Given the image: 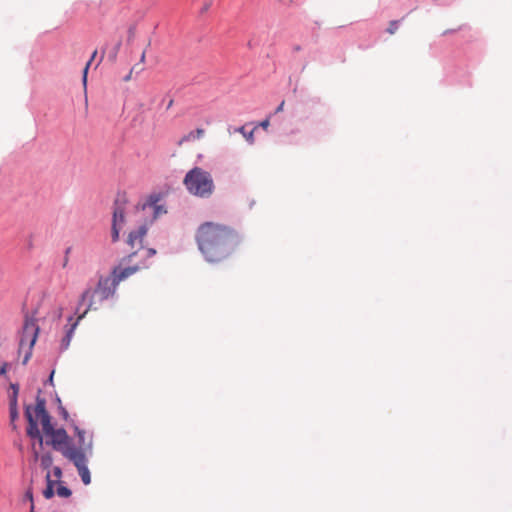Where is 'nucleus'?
<instances>
[{
  "mask_svg": "<svg viewBox=\"0 0 512 512\" xmlns=\"http://www.w3.org/2000/svg\"><path fill=\"white\" fill-rule=\"evenodd\" d=\"M96 55H97V51L95 50V51L92 53V55H91V57H90L89 61L86 63L85 67L83 68V71H82V81H83V85H84V87H86V83H87V74H88L89 67H90L91 63L93 62V60L95 59Z\"/></svg>",
  "mask_w": 512,
  "mask_h": 512,
  "instance_id": "nucleus-24",
  "label": "nucleus"
},
{
  "mask_svg": "<svg viewBox=\"0 0 512 512\" xmlns=\"http://www.w3.org/2000/svg\"><path fill=\"white\" fill-rule=\"evenodd\" d=\"M173 103H174L173 99H170V100L168 101V103H167L166 109H167V110H168V109H170V108L172 107Z\"/></svg>",
  "mask_w": 512,
  "mask_h": 512,
  "instance_id": "nucleus-44",
  "label": "nucleus"
},
{
  "mask_svg": "<svg viewBox=\"0 0 512 512\" xmlns=\"http://www.w3.org/2000/svg\"><path fill=\"white\" fill-rule=\"evenodd\" d=\"M195 238L200 252L209 263L228 258L242 241V236L234 228L214 222L202 223Z\"/></svg>",
  "mask_w": 512,
  "mask_h": 512,
  "instance_id": "nucleus-1",
  "label": "nucleus"
},
{
  "mask_svg": "<svg viewBox=\"0 0 512 512\" xmlns=\"http://www.w3.org/2000/svg\"><path fill=\"white\" fill-rule=\"evenodd\" d=\"M454 32H456V30H454V29H447V30H445L443 32V35H448V34H451V33H454Z\"/></svg>",
  "mask_w": 512,
  "mask_h": 512,
  "instance_id": "nucleus-43",
  "label": "nucleus"
},
{
  "mask_svg": "<svg viewBox=\"0 0 512 512\" xmlns=\"http://www.w3.org/2000/svg\"><path fill=\"white\" fill-rule=\"evenodd\" d=\"M71 426L78 440V447L76 450H82L84 455L91 456L93 453V434L86 440V431L80 428L74 420L71 421Z\"/></svg>",
  "mask_w": 512,
  "mask_h": 512,
  "instance_id": "nucleus-8",
  "label": "nucleus"
},
{
  "mask_svg": "<svg viewBox=\"0 0 512 512\" xmlns=\"http://www.w3.org/2000/svg\"><path fill=\"white\" fill-rule=\"evenodd\" d=\"M35 344H36V336L34 335L31 340V344H29L27 351L25 352V355L23 357V360H22L23 365H26L28 363V361L30 360V358L32 357V352H33V348H34Z\"/></svg>",
  "mask_w": 512,
  "mask_h": 512,
  "instance_id": "nucleus-25",
  "label": "nucleus"
},
{
  "mask_svg": "<svg viewBox=\"0 0 512 512\" xmlns=\"http://www.w3.org/2000/svg\"><path fill=\"white\" fill-rule=\"evenodd\" d=\"M57 409H58L60 416L65 421H67L69 419V413H68L67 409L63 405H58Z\"/></svg>",
  "mask_w": 512,
  "mask_h": 512,
  "instance_id": "nucleus-32",
  "label": "nucleus"
},
{
  "mask_svg": "<svg viewBox=\"0 0 512 512\" xmlns=\"http://www.w3.org/2000/svg\"><path fill=\"white\" fill-rule=\"evenodd\" d=\"M148 267H149V264L146 263V261H143V262H141L139 264H136V265H133V266H128V269L130 270V273L133 275L136 272H138L140 269L148 268Z\"/></svg>",
  "mask_w": 512,
  "mask_h": 512,
  "instance_id": "nucleus-30",
  "label": "nucleus"
},
{
  "mask_svg": "<svg viewBox=\"0 0 512 512\" xmlns=\"http://www.w3.org/2000/svg\"><path fill=\"white\" fill-rule=\"evenodd\" d=\"M64 457L69 459L76 467L84 485L91 483V473L88 468V456L82 450L69 449L64 452Z\"/></svg>",
  "mask_w": 512,
  "mask_h": 512,
  "instance_id": "nucleus-4",
  "label": "nucleus"
},
{
  "mask_svg": "<svg viewBox=\"0 0 512 512\" xmlns=\"http://www.w3.org/2000/svg\"><path fill=\"white\" fill-rule=\"evenodd\" d=\"M82 319L79 318V316L76 318V320H74V317L73 315H70L68 318H67V321L70 323L66 326V331H65V335L62 337L61 339V342H60V347H59V352L60 353H63L64 351H66L69 346H70V343H71V340H72V337L74 335V331L75 329L77 328L79 322L81 321Z\"/></svg>",
  "mask_w": 512,
  "mask_h": 512,
  "instance_id": "nucleus-10",
  "label": "nucleus"
},
{
  "mask_svg": "<svg viewBox=\"0 0 512 512\" xmlns=\"http://www.w3.org/2000/svg\"><path fill=\"white\" fill-rule=\"evenodd\" d=\"M210 7V4H205L204 7L202 8V12H205L209 9Z\"/></svg>",
  "mask_w": 512,
  "mask_h": 512,
  "instance_id": "nucleus-45",
  "label": "nucleus"
},
{
  "mask_svg": "<svg viewBox=\"0 0 512 512\" xmlns=\"http://www.w3.org/2000/svg\"><path fill=\"white\" fill-rule=\"evenodd\" d=\"M284 104H285V102H284V101H282V102L277 106V108L275 109V111H274L272 114H273V115H275V114H277V113H279V112L283 111Z\"/></svg>",
  "mask_w": 512,
  "mask_h": 512,
  "instance_id": "nucleus-39",
  "label": "nucleus"
},
{
  "mask_svg": "<svg viewBox=\"0 0 512 512\" xmlns=\"http://www.w3.org/2000/svg\"><path fill=\"white\" fill-rule=\"evenodd\" d=\"M53 475L57 478V480H60V478L63 475L62 468L59 466H54L53 467Z\"/></svg>",
  "mask_w": 512,
  "mask_h": 512,
  "instance_id": "nucleus-36",
  "label": "nucleus"
},
{
  "mask_svg": "<svg viewBox=\"0 0 512 512\" xmlns=\"http://www.w3.org/2000/svg\"><path fill=\"white\" fill-rule=\"evenodd\" d=\"M122 41L119 40L117 43L109 50L107 58L110 62H115L117 59L118 52L121 48Z\"/></svg>",
  "mask_w": 512,
  "mask_h": 512,
  "instance_id": "nucleus-22",
  "label": "nucleus"
},
{
  "mask_svg": "<svg viewBox=\"0 0 512 512\" xmlns=\"http://www.w3.org/2000/svg\"><path fill=\"white\" fill-rule=\"evenodd\" d=\"M41 393H42V390L39 388L37 391V396H36V404L34 406V412H35L34 416L48 412L46 409V399L40 396Z\"/></svg>",
  "mask_w": 512,
  "mask_h": 512,
  "instance_id": "nucleus-16",
  "label": "nucleus"
},
{
  "mask_svg": "<svg viewBox=\"0 0 512 512\" xmlns=\"http://www.w3.org/2000/svg\"><path fill=\"white\" fill-rule=\"evenodd\" d=\"M295 50H296V51H299V50H300V46H296V47H295Z\"/></svg>",
  "mask_w": 512,
  "mask_h": 512,
  "instance_id": "nucleus-49",
  "label": "nucleus"
},
{
  "mask_svg": "<svg viewBox=\"0 0 512 512\" xmlns=\"http://www.w3.org/2000/svg\"><path fill=\"white\" fill-rule=\"evenodd\" d=\"M33 455L35 460L40 458V466L42 467V469L48 470L52 466L53 457L50 452H45L40 456L39 452L35 450V448L33 447Z\"/></svg>",
  "mask_w": 512,
  "mask_h": 512,
  "instance_id": "nucleus-14",
  "label": "nucleus"
},
{
  "mask_svg": "<svg viewBox=\"0 0 512 512\" xmlns=\"http://www.w3.org/2000/svg\"><path fill=\"white\" fill-rule=\"evenodd\" d=\"M148 227L145 224L140 225L134 230H131L128 234L127 244L131 247L134 246L136 240H139L142 245L143 237L147 234Z\"/></svg>",
  "mask_w": 512,
  "mask_h": 512,
  "instance_id": "nucleus-11",
  "label": "nucleus"
},
{
  "mask_svg": "<svg viewBox=\"0 0 512 512\" xmlns=\"http://www.w3.org/2000/svg\"><path fill=\"white\" fill-rule=\"evenodd\" d=\"M162 193L160 192H153L148 195L146 201L142 204V209H146L147 207L152 208L153 206L159 204V202L162 199Z\"/></svg>",
  "mask_w": 512,
  "mask_h": 512,
  "instance_id": "nucleus-17",
  "label": "nucleus"
},
{
  "mask_svg": "<svg viewBox=\"0 0 512 512\" xmlns=\"http://www.w3.org/2000/svg\"><path fill=\"white\" fill-rule=\"evenodd\" d=\"M153 208V217L157 218L161 214L167 213V208L163 204H157L152 207Z\"/></svg>",
  "mask_w": 512,
  "mask_h": 512,
  "instance_id": "nucleus-28",
  "label": "nucleus"
},
{
  "mask_svg": "<svg viewBox=\"0 0 512 512\" xmlns=\"http://www.w3.org/2000/svg\"><path fill=\"white\" fill-rule=\"evenodd\" d=\"M156 249L154 248H148L147 249V258H150V257H153L154 255H156Z\"/></svg>",
  "mask_w": 512,
  "mask_h": 512,
  "instance_id": "nucleus-40",
  "label": "nucleus"
},
{
  "mask_svg": "<svg viewBox=\"0 0 512 512\" xmlns=\"http://www.w3.org/2000/svg\"><path fill=\"white\" fill-rule=\"evenodd\" d=\"M183 184L191 195L203 199L209 198L215 189L210 172L197 166L186 173Z\"/></svg>",
  "mask_w": 512,
  "mask_h": 512,
  "instance_id": "nucleus-3",
  "label": "nucleus"
},
{
  "mask_svg": "<svg viewBox=\"0 0 512 512\" xmlns=\"http://www.w3.org/2000/svg\"><path fill=\"white\" fill-rule=\"evenodd\" d=\"M256 128H257V126L254 127L250 131H246V126H240V127H235L233 132L241 133L249 144H253L254 143V131Z\"/></svg>",
  "mask_w": 512,
  "mask_h": 512,
  "instance_id": "nucleus-18",
  "label": "nucleus"
},
{
  "mask_svg": "<svg viewBox=\"0 0 512 512\" xmlns=\"http://www.w3.org/2000/svg\"><path fill=\"white\" fill-rule=\"evenodd\" d=\"M204 135V129L197 128L196 130L191 131L186 137V140H196L202 138Z\"/></svg>",
  "mask_w": 512,
  "mask_h": 512,
  "instance_id": "nucleus-26",
  "label": "nucleus"
},
{
  "mask_svg": "<svg viewBox=\"0 0 512 512\" xmlns=\"http://www.w3.org/2000/svg\"><path fill=\"white\" fill-rule=\"evenodd\" d=\"M37 310L33 312L36 314ZM40 333V327L37 324V319L34 315L25 314L24 323L22 327V332L19 339V353L25 347V345L31 344V340L33 336H36V340L38 339Z\"/></svg>",
  "mask_w": 512,
  "mask_h": 512,
  "instance_id": "nucleus-5",
  "label": "nucleus"
},
{
  "mask_svg": "<svg viewBox=\"0 0 512 512\" xmlns=\"http://www.w3.org/2000/svg\"><path fill=\"white\" fill-rule=\"evenodd\" d=\"M133 70H134V68H132L129 71V73L123 77V81L127 82V81H129L131 79V75H132Z\"/></svg>",
  "mask_w": 512,
  "mask_h": 512,
  "instance_id": "nucleus-41",
  "label": "nucleus"
},
{
  "mask_svg": "<svg viewBox=\"0 0 512 512\" xmlns=\"http://www.w3.org/2000/svg\"><path fill=\"white\" fill-rule=\"evenodd\" d=\"M117 285L114 283L112 276L100 275L97 285L92 288H86L80 295L75 314L79 313V318L84 319L90 310L96 311L102 302L113 297L117 290Z\"/></svg>",
  "mask_w": 512,
  "mask_h": 512,
  "instance_id": "nucleus-2",
  "label": "nucleus"
},
{
  "mask_svg": "<svg viewBox=\"0 0 512 512\" xmlns=\"http://www.w3.org/2000/svg\"><path fill=\"white\" fill-rule=\"evenodd\" d=\"M120 226H115V224H112L111 226V239L113 243H116L120 239Z\"/></svg>",
  "mask_w": 512,
  "mask_h": 512,
  "instance_id": "nucleus-27",
  "label": "nucleus"
},
{
  "mask_svg": "<svg viewBox=\"0 0 512 512\" xmlns=\"http://www.w3.org/2000/svg\"><path fill=\"white\" fill-rule=\"evenodd\" d=\"M10 389L12 392L9 394V418L10 423L12 425L13 429H16L15 421L19 417V411H18V394H19V384L17 383H11Z\"/></svg>",
  "mask_w": 512,
  "mask_h": 512,
  "instance_id": "nucleus-9",
  "label": "nucleus"
},
{
  "mask_svg": "<svg viewBox=\"0 0 512 512\" xmlns=\"http://www.w3.org/2000/svg\"><path fill=\"white\" fill-rule=\"evenodd\" d=\"M35 418L37 420L38 419L40 420L43 433L45 435H49L50 432L54 429V425L52 424V421H51L52 418H51V415L49 414V412L37 415V416H35Z\"/></svg>",
  "mask_w": 512,
  "mask_h": 512,
  "instance_id": "nucleus-15",
  "label": "nucleus"
},
{
  "mask_svg": "<svg viewBox=\"0 0 512 512\" xmlns=\"http://www.w3.org/2000/svg\"><path fill=\"white\" fill-rule=\"evenodd\" d=\"M400 23H401V20L390 21L389 25L386 29V32L389 34H394L398 30Z\"/></svg>",
  "mask_w": 512,
  "mask_h": 512,
  "instance_id": "nucleus-29",
  "label": "nucleus"
},
{
  "mask_svg": "<svg viewBox=\"0 0 512 512\" xmlns=\"http://www.w3.org/2000/svg\"><path fill=\"white\" fill-rule=\"evenodd\" d=\"M71 250H72V247L69 246L65 249L64 251V258H63V261H62V268H66L67 265H68V262H69V254L71 253Z\"/></svg>",
  "mask_w": 512,
  "mask_h": 512,
  "instance_id": "nucleus-31",
  "label": "nucleus"
},
{
  "mask_svg": "<svg viewBox=\"0 0 512 512\" xmlns=\"http://www.w3.org/2000/svg\"><path fill=\"white\" fill-rule=\"evenodd\" d=\"M144 59H145V52H143V53H142L141 58H140V61H141V62H143V61H144Z\"/></svg>",
  "mask_w": 512,
  "mask_h": 512,
  "instance_id": "nucleus-46",
  "label": "nucleus"
},
{
  "mask_svg": "<svg viewBox=\"0 0 512 512\" xmlns=\"http://www.w3.org/2000/svg\"><path fill=\"white\" fill-rule=\"evenodd\" d=\"M55 402H56L57 406L62 405V401H61L60 397L58 396V394L55 395Z\"/></svg>",
  "mask_w": 512,
  "mask_h": 512,
  "instance_id": "nucleus-42",
  "label": "nucleus"
},
{
  "mask_svg": "<svg viewBox=\"0 0 512 512\" xmlns=\"http://www.w3.org/2000/svg\"><path fill=\"white\" fill-rule=\"evenodd\" d=\"M50 440H46V445H51L52 448L56 451H60L64 456V452L69 449H76V447L72 444L71 438L69 437L67 431L63 428L53 429L49 435Z\"/></svg>",
  "mask_w": 512,
  "mask_h": 512,
  "instance_id": "nucleus-6",
  "label": "nucleus"
},
{
  "mask_svg": "<svg viewBox=\"0 0 512 512\" xmlns=\"http://www.w3.org/2000/svg\"><path fill=\"white\" fill-rule=\"evenodd\" d=\"M103 55H104V51L102 52L101 58L99 59L98 63L96 64V67L99 65L100 62H102Z\"/></svg>",
  "mask_w": 512,
  "mask_h": 512,
  "instance_id": "nucleus-47",
  "label": "nucleus"
},
{
  "mask_svg": "<svg viewBox=\"0 0 512 512\" xmlns=\"http://www.w3.org/2000/svg\"><path fill=\"white\" fill-rule=\"evenodd\" d=\"M56 494L61 498H69L72 495V490L64 482L58 480Z\"/></svg>",
  "mask_w": 512,
  "mask_h": 512,
  "instance_id": "nucleus-21",
  "label": "nucleus"
},
{
  "mask_svg": "<svg viewBox=\"0 0 512 512\" xmlns=\"http://www.w3.org/2000/svg\"><path fill=\"white\" fill-rule=\"evenodd\" d=\"M128 202L127 194L124 191H118L113 203V209L120 208L125 210V206Z\"/></svg>",
  "mask_w": 512,
  "mask_h": 512,
  "instance_id": "nucleus-20",
  "label": "nucleus"
},
{
  "mask_svg": "<svg viewBox=\"0 0 512 512\" xmlns=\"http://www.w3.org/2000/svg\"><path fill=\"white\" fill-rule=\"evenodd\" d=\"M137 253H138L137 251H134V252H132V253H130V254H128V255H126V256H124V257L121 259L120 263H121V264H124V263H129V262H131V261H132V259L137 255Z\"/></svg>",
  "mask_w": 512,
  "mask_h": 512,
  "instance_id": "nucleus-34",
  "label": "nucleus"
},
{
  "mask_svg": "<svg viewBox=\"0 0 512 512\" xmlns=\"http://www.w3.org/2000/svg\"><path fill=\"white\" fill-rule=\"evenodd\" d=\"M125 222V210L120 208L113 209L112 213V224H115V226H120Z\"/></svg>",
  "mask_w": 512,
  "mask_h": 512,
  "instance_id": "nucleus-19",
  "label": "nucleus"
},
{
  "mask_svg": "<svg viewBox=\"0 0 512 512\" xmlns=\"http://www.w3.org/2000/svg\"><path fill=\"white\" fill-rule=\"evenodd\" d=\"M9 367L10 363L4 362L0 367V376H5Z\"/></svg>",
  "mask_w": 512,
  "mask_h": 512,
  "instance_id": "nucleus-37",
  "label": "nucleus"
},
{
  "mask_svg": "<svg viewBox=\"0 0 512 512\" xmlns=\"http://www.w3.org/2000/svg\"><path fill=\"white\" fill-rule=\"evenodd\" d=\"M273 114H269L264 120H262L258 126L266 130L270 125V120L272 118Z\"/></svg>",
  "mask_w": 512,
  "mask_h": 512,
  "instance_id": "nucleus-33",
  "label": "nucleus"
},
{
  "mask_svg": "<svg viewBox=\"0 0 512 512\" xmlns=\"http://www.w3.org/2000/svg\"><path fill=\"white\" fill-rule=\"evenodd\" d=\"M135 35V26H130L128 29V41H131Z\"/></svg>",
  "mask_w": 512,
  "mask_h": 512,
  "instance_id": "nucleus-38",
  "label": "nucleus"
},
{
  "mask_svg": "<svg viewBox=\"0 0 512 512\" xmlns=\"http://www.w3.org/2000/svg\"><path fill=\"white\" fill-rule=\"evenodd\" d=\"M54 374H55V368H53L48 376V378L45 380L44 385H50L54 386Z\"/></svg>",
  "mask_w": 512,
  "mask_h": 512,
  "instance_id": "nucleus-35",
  "label": "nucleus"
},
{
  "mask_svg": "<svg viewBox=\"0 0 512 512\" xmlns=\"http://www.w3.org/2000/svg\"><path fill=\"white\" fill-rule=\"evenodd\" d=\"M24 416L28 423L26 428L27 436L32 440H37L40 447H43V435L39 429L38 421L32 413V407L30 405L25 407Z\"/></svg>",
  "mask_w": 512,
  "mask_h": 512,
  "instance_id": "nucleus-7",
  "label": "nucleus"
},
{
  "mask_svg": "<svg viewBox=\"0 0 512 512\" xmlns=\"http://www.w3.org/2000/svg\"><path fill=\"white\" fill-rule=\"evenodd\" d=\"M110 275L112 276L114 283H116L118 286L121 281L127 279L132 274L130 273L128 267L121 268L120 266H114Z\"/></svg>",
  "mask_w": 512,
  "mask_h": 512,
  "instance_id": "nucleus-13",
  "label": "nucleus"
},
{
  "mask_svg": "<svg viewBox=\"0 0 512 512\" xmlns=\"http://www.w3.org/2000/svg\"><path fill=\"white\" fill-rule=\"evenodd\" d=\"M29 512H36V510H35V508L32 507L29 509Z\"/></svg>",
  "mask_w": 512,
  "mask_h": 512,
  "instance_id": "nucleus-48",
  "label": "nucleus"
},
{
  "mask_svg": "<svg viewBox=\"0 0 512 512\" xmlns=\"http://www.w3.org/2000/svg\"><path fill=\"white\" fill-rule=\"evenodd\" d=\"M45 481L46 487L43 489L42 494L45 499L50 500L56 494L55 486H57L58 480L51 479L50 472H47Z\"/></svg>",
  "mask_w": 512,
  "mask_h": 512,
  "instance_id": "nucleus-12",
  "label": "nucleus"
},
{
  "mask_svg": "<svg viewBox=\"0 0 512 512\" xmlns=\"http://www.w3.org/2000/svg\"><path fill=\"white\" fill-rule=\"evenodd\" d=\"M22 502L23 503L29 502L30 508H32V507L35 508L33 488L31 485L26 489V491L23 495V498H22Z\"/></svg>",
  "mask_w": 512,
  "mask_h": 512,
  "instance_id": "nucleus-23",
  "label": "nucleus"
}]
</instances>
